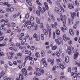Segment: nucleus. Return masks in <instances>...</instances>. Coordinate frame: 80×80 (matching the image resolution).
<instances>
[{
	"mask_svg": "<svg viewBox=\"0 0 80 80\" xmlns=\"http://www.w3.org/2000/svg\"><path fill=\"white\" fill-rule=\"evenodd\" d=\"M16 45L17 47H20L21 45V44L20 42H17L16 43Z\"/></svg>",
	"mask_w": 80,
	"mask_h": 80,
	"instance_id": "864d4df0",
	"label": "nucleus"
},
{
	"mask_svg": "<svg viewBox=\"0 0 80 80\" xmlns=\"http://www.w3.org/2000/svg\"><path fill=\"white\" fill-rule=\"evenodd\" d=\"M44 55H45V52L44 51H42L41 54V57H44Z\"/></svg>",
	"mask_w": 80,
	"mask_h": 80,
	"instance_id": "79ce46f5",
	"label": "nucleus"
},
{
	"mask_svg": "<svg viewBox=\"0 0 80 80\" xmlns=\"http://www.w3.org/2000/svg\"><path fill=\"white\" fill-rule=\"evenodd\" d=\"M40 28H43L44 27H43V24L41 22L40 25Z\"/></svg>",
	"mask_w": 80,
	"mask_h": 80,
	"instance_id": "58836bf2",
	"label": "nucleus"
},
{
	"mask_svg": "<svg viewBox=\"0 0 80 80\" xmlns=\"http://www.w3.org/2000/svg\"><path fill=\"white\" fill-rule=\"evenodd\" d=\"M57 53L56 55H57V57H60V54L59 52H57Z\"/></svg>",
	"mask_w": 80,
	"mask_h": 80,
	"instance_id": "6e6d98bb",
	"label": "nucleus"
},
{
	"mask_svg": "<svg viewBox=\"0 0 80 80\" xmlns=\"http://www.w3.org/2000/svg\"><path fill=\"white\" fill-rule=\"evenodd\" d=\"M18 68L19 69H22V65L21 64L19 65L18 66Z\"/></svg>",
	"mask_w": 80,
	"mask_h": 80,
	"instance_id": "052dcab7",
	"label": "nucleus"
},
{
	"mask_svg": "<svg viewBox=\"0 0 80 80\" xmlns=\"http://www.w3.org/2000/svg\"><path fill=\"white\" fill-rule=\"evenodd\" d=\"M37 35L35 33L34 34L33 37L34 38H37Z\"/></svg>",
	"mask_w": 80,
	"mask_h": 80,
	"instance_id": "4d7b16f0",
	"label": "nucleus"
},
{
	"mask_svg": "<svg viewBox=\"0 0 80 80\" xmlns=\"http://www.w3.org/2000/svg\"><path fill=\"white\" fill-rule=\"evenodd\" d=\"M73 3L74 5L77 6V7H79V6H80V5H79V3H78V2H77V0L75 1V4L73 3Z\"/></svg>",
	"mask_w": 80,
	"mask_h": 80,
	"instance_id": "6ab92c4d",
	"label": "nucleus"
},
{
	"mask_svg": "<svg viewBox=\"0 0 80 80\" xmlns=\"http://www.w3.org/2000/svg\"><path fill=\"white\" fill-rule=\"evenodd\" d=\"M18 26H14L13 28V30H18Z\"/></svg>",
	"mask_w": 80,
	"mask_h": 80,
	"instance_id": "49530a36",
	"label": "nucleus"
},
{
	"mask_svg": "<svg viewBox=\"0 0 80 80\" xmlns=\"http://www.w3.org/2000/svg\"><path fill=\"white\" fill-rule=\"evenodd\" d=\"M60 19L61 21H62V23L63 26V27L61 28V29L62 31L63 32H65V30H67L68 28L66 26H65V25L66 24V22H67V17L65 16V15L62 16L61 15Z\"/></svg>",
	"mask_w": 80,
	"mask_h": 80,
	"instance_id": "f257e3e1",
	"label": "nucleus"
},
{
	"mask_svg": "<svg viewBox=\"0 0 80 80\" xmlns=\"http://www.w3.org/2000/svg\"><path fill=\"white\" fill-rule=\"evenodd\" d=\"M59 66L60 68L62 70H64L65 69V66L62 63H60L59 64Z\"/></svg>",
	"mask_w": 80,
	"mask_h": 80,
	"instance_id": "4468645a",
	"label": "nucleus"
},
{
	"mask_svg": "<svg viewBox=\"0 0 80 80\" xmlns=\"http://www.w3.org/2000/svg\"><path fill=\"white\" fill-rule=\"evenodd\" d=\"M38 8L40 11V13H41L42 14L44 13V11H43V9H42L40 6H38Z\"/></svg>",
	"mask_w": 80,
	"mask_h": 80,
	"instance_id": "f8f14e48",
	"label": "nucleus"
},
{
	"mask_svg": "<svg viewBox=\"0 0 80 80\" xmlns=\"http://www.w3.org/2000/svg\"><path fill=\"white\" fill-rule=\"evenodd\" d=\"M58 7H60L62 12H65V9H64L63 7H62L61 6L60 4H59V5H58Z\"/></svg>",
	"mask_w": 80,
	"mask_h": 80,
	"instance_id": "bb28decb",
	"label": "nucleus"
},
{
	"mask_svg": "<svg viewBox=\"0 0 80 80\" xmlns=\"http://www.w3.org/2000/svg\"><path fill=\"white\" fill-rule=\"evenodd\" d=\"M71 15L72 18H69L68 19V22L69 24H73V19H74L75 17H77V13L76 12H74L73 13H71Z\"/></svg>",
	"mask_w": 80,
	"mask_h": 80,
	"instance_id": "f03ea898",
	"label": "nucleus"
},
{
	"mask_svg": "<svg viewBox=\"0 0 80 80\" xmlns=\"http://www.w3.org/2000/svg\"><path fill=\"white\" fill-rule=\"evenodd\" d=\"M27 3H28V5H30V6H32V2H31L32 1H26Z\"/></svg>",
	"mask_w": 80,
	"mask_h": 80,
	"instance_id": "de8ad7c7",
	"label": "nucleus"
},
{
	"mask_svg": "<svg viewBox=\"0 0 80 80\" xmlns=\"http://www.w3.org/2000/svg\"><path fill=\"white\" fill-rule=\"evenodd\" d=\"M33 80H39V79L34 77L33 78Z\"/></svg>",
	"mask_w": 80,
	"mask_h": 80,
	"instance_id": "774afa93",
	"label": "nucleus"
},
{
	"mask_svg": "<svg viewBox=\"0 0 80 80\" xmlns=\"http://www.w3.org/2000/svg\"><path fill=\"white\" fill-rule=\"evenodd\" d=\"M51 18L53 22H55V17L53 14H51Z\"/></svg>",
	"mask_w": 80,
	"mask_h": 80,
	"instance_id": "a878e982",
	"label": "nucleus"
},
{
	"mask_svg": "<svg viewBox=\"0 0 80 80\" xmlns=\"http://www.w3.org/2000/svg\"><path fill=\"white\" fill-rule=\"evenodd\" d=\"M57 48V46L56 45H55L52 47V50H55Z\"/></svg>",
	"mask_w": 80,
	"mask_h": 80,
	"instance_id": "2f4dec72",
	"label": "nucleus"
},
{
	"mask_svg": "<svg viewBox=\"0 0 80 80\" xmlns=\"http://www.w3.org/2000/svg\"><path fill=\"white\" fill-rule=\"evenodd\" d=\"M0 55L1 57H4V56H5V53L3 52H1Z\"/></svg>",
	"mask_w": 80,
	"mask_h": 80,
	"instance_id": "a19ab883",
	"label": "nucleus"
},
{
	"mask_svg": "<svg viewBox=\"0 0 80 80\" xmlns=\"http://www.w3.org/2000/svg\"><path fill=\"white\" fill-rule=\"evenodd\" d=\"M41 62H42L43 63L45 62H46L45 59V58H43L41 61Z\"/></svg>",
	"mask_w": 80,
	"mask_h": 80,
	"instance_id": "37998d69",
	"label": "nucleus"
},
{
	"mask_svg": "<svg viewBox=\"0 0 80 80\" xmlns=\"http://www.w3.org/2000/svg\"><path fill=\"white\" fill-rule=\"evenodd\" d=\"M52 36V31L51 29H49V38Z\"/></svg>",
	"mask_w": 80,
	"mask_h": 80,
	"instance_id": "72a5a7b5",
	"label": "nucleus"
},
{
	"mask_svg": "<svg viewBox=\"0 0 80 80\" xmlns=\"http://www.w3.org/2000/svg\"><path fill=\"white\" fill-rule=\"evenodd\" d=\"M19 78L20 80H23V75L22 74H20L19 75Z\"/></svg>",
	"mask_w": 80,
	"mask_h": 80,
	"instance_id": "393cba45",
	"label": "nucleus"
},
{
	"mask_svg": "<svg viewBox=\"0 0 80 80\" xmlns=\"http://www.w3.org/2000/svg\"><path fill=\"white\" fill-rule=\"evenodd\" d=\"M6 10L7 12H13L14 10V8L12 7L10 8H7L6 9Z\"/></svg>",
	"mask_w": 80,
	"mask_h": 80,
	"instance_id": "423d86ee",
	"label": "nucleus"
},
{
	"mask_svg": "<svg viewBox=\"0 0 80 80\" xmlns=\"http://www.w3.org/2000/svg\"><path fill=\"white\" fill-rule=\"evenodd\" d=\"M73 52L74 53L73 58L74 59H75L78 57V55L79 53L78 52V50L77 49H75L73 50Z\"/></svg>",
	"mask_w": 80,
	"mask_h": 80,
	"instance_id": "39448f33",
	"label": "nucleus"
},
{
	"mask_svg": "<svg viewBox=\"0 0 80 80\" xmlns=\"http://www.w3.org/2000/svg\"><path fill=\"white\" fill-rule=\"evenodd\" d=\"M34 30H38V25L35 24L34 27Z\"/></svg>",
	"mask_w": 80,
	"mask_h": 80,
	"instance_id": "f704fd0d",
	"label": "nucleus"
},
{
	"mask_svg": "<svg viewBox=\"0 0 80 80\" xmlns=\"http://www.w3.org/2000/svg\"><path fill=\"white\" fill-rule=\"evenodd\" d=\"M69 33L71 35L73 36L74 35V33L73 32V30L72 29H69Z\"/></svg>",
	"mask_w": 80,
	"mask_h": 80,
	"instance_id": "a211bd4d",
	"label": "nucleus"
},
{
	"mask_svg": "<svg viewBox=\"0 0 80 80\" xmlns=\"http://www.w3.org/2000/svg\"><path fill=\"white\" fill-rule=\"evenodd\" d=\"M70 60V59L69 58V57L66 56L65 58V61L66 63H68Z\"/></svg>",
	"mask_w": 80,
	"mask_h": 80,
	"instance_id": "aec40b11",
	"label": "nucleus"
},
{
	"mask_svg": "<svg viewBox=\"0 0 80 80\" xmlns=\"http://www.w3.org/2000/svg\"><path fill=\"white\" fill-rule=\"evenodd\" d=\"M26 22L28 23V25H31V21H29V20H27Z\"/></svg>",
	"mask_w": 80,
	"mask_h": 80,
	"instance_id": "3c124183",
	"label": "nucleus"
},
{
	"mask_svg": "<svg viewBox=\"0 0 80 80\" xmlns=\"http://www.w3.org/2000/svg\"><path fill=\"white\" fill-rule=\"evenodd\" d=\"M36 2L37 3L38 5H39V6H40V7H42V4H41V3L40 2H39V0H37L36 1Z\"/></svg>",
	"mask_w": 80,
	"mask_h": 80,
	"instance_id": "c85d7f7f",
	"label": "nucleus"
},
{
	"mask_svg": "<svg viewBox=\"0 0 80 80\" xmlns=\"http://www.w3.org/2000/svg\"><path fill=\"white\" fill-rule=\"evenodd\" d=\"M36 70L37 72H40V68H36Z\"/></svg>",
	"mask_w": 80,
	"mask_h": 80,
	"instance_id": "0e129e2a",
	"label": "nucleus"
},
{
	"mask_svg": "<svg viewBox=\"0 0 80 80\" xmlns=\"http://www.w3.org/2000/svg\"><path fill=\"white\" fill-rule=\"evenodd\" d=\"M4 26H5V24H2V26L0 27V30H3L5 29Z\"/></svg>",
	"mask_w": 80,
	"mask_h": 80,
	"instance_id": "b1692460",
	"label": "nucleus"
},
{
	"mask_svg": "<svg viewBox=\"0 0 80 80\" xmlns=\"http://www.w3.org/2000/svg\"><path fill=\"white\" fill-rule=\"evenodd\" d=\"M44 5L45 6V8L47 10H48L49 9L48 6L47 2H44Z\"/></svg>",
	"mask_w": 80,
	"mask_h": 80,
	"instance_id": "dca6fc26",
	"label": "nucleus"
},
{
	"mask_svg": "<svg viewBox=\"0 0 80 80\" xmlns=\"http://www.w3.org/2000/svg\"><path fill=\"white\" fill-rule=\"evenodd\" d=\"M74 50V48L71 45L68 48V51L69 55H72L73 53V51Z\"/></svg>",
	"mask_w": 80,
	"mask_h": 80,
	"instance_id": "7ed1b4c3",
	"label": "nucleus"
},
{
	"mask_svg": "<svg viewBox=\"0 0 80 80\" xmlns=\"http://www.w3.org/2000/svg\"><path fill=\"white\" fill-rule=\"evenodd\" d=\"M36 20L37 23H38V24H40V19H39L38 18H36Z\"/></svg>",
	"mask_w": 80,
	"mask_h": 80,
	"instance_id": "ea45409f",
	"label": "nucleus"
},
{
	"mask_svg": "<svg viewBox=\"0 0 80 80\" xmlns=\"http://www.w3.org/2000/svg\"><path fill=\"white\" fill-rule=\"evenodd\" d=\"M11 32H12V29L9 28L7 30V33H10Z\"/></svg>",
	"mask_w": 80,
	"mask_h": 80,
	"instance_id": "c03bdc74",
	"label": "nucleus"
},
{
	"mask_svg": "<svg viewBox=\"0 0 80 80\" xmlns=\"http://www.w3.org/2000/svg\"><path fill=\"white\" fill-rule=\"evenodd\" d=\"M77 25H76V24H74L73 26L74 29H77Z\"/></svg>",
	"mask_w": 80,
	"mask_h": 80,
	"instance_id": "338daca9",
	"label": "nucleus"
},
{
	"mask_svg": "<svg viewBox=\"0 0 80 80\" xmlns=\"http://www.w3.org/2000/svg\"><path fill=\"white\" fill-rule=\"evenodd\" d=\"M35 55L36 56V58H38L39 57H40V53H39V52H37L35 54Z\"/></svg>",
	"mask_w": 80,
	"mask_h": 80,
	"instance_id": "c756f323",
	"label": "nucleus"
},
{
	"mask_svg": "<svg viewBox=\"0 0 80 80\" xmlns=\"http://www.w3.org/2000/svg\"><path fill=\"white\" fill-rule=\"evenodd\" d=\"M43 32H44V34L45 35H48V31L47 30V29H45L43 30Z\"/></svg>",
	"mask_w": 80,
	"mask_h": 80,
	"instance_id": "f3484780",
	"label": "nucleus"
},
{
	"mask_svg": "<svg viewBox=\"0 0 80 80\" xmlns=\"http://www.w3.org/2000/svg\"><path fill=\"white\" fill-rule=\"evenodd\" d=\"M29 56H27L25 58V59L26 60H28V58H29L30 57H31L32 56V52L31 51H29L28 53Z\"/></svg>",
	"mask_w": 80,
	"mask_h": 80,
	"instance_id": "2eb2a0df",
	"label": "nucleus"
},
{
	"mask_svg": "<svg viewBox=\"0 0 80 80\" xmlns=\"http://www.w3.org/2000/svg\"><path fill=\"white\" fill-rule=\"evenodd\" d=\"M10 45L11 47H12V46L15 47V44H14V43H13V42H11L10 43Z\"/></svg>",
	"mask_w": 80,
	"mask_h": 80,
	"instance_id": "13d9d810",
	"label": "nucleus"
},
{
	"mask_svg": "<svg viewBox=\"0 0 80 80\" xmlns=\"http://www.w3.org/2000/svg\"><path fill=\"white\" fill-rule=\"evenodd\" d=\"M36 13L37 14V15H40V12L39 10H37L36 12Z\"/></svg>",
	"mask_w": 80,
	"mask_h": 80,
	"instance_id": "8fccbe9b",
	"label": "nucleus"
},
{
	"mask_svg": "<svg viewBox=\"0 0 80 80\" xmlns=\"http://www.w3.org/2000/svg\"><path fill=\"white\" fill-rule=\"evenodd\" d=\"M68 8L70 9L71 10H72V9H73L74 8V6L72 4H70V3H68Z\"/></svg>",
	"mask_w": 80,
	"mask_h": 80,
	"instance_id": "6e6552de",
	"label": "nucleus"
},
{
	"mask_svg": "<svg viewBox=\"0 0 80 80\" xmlns=\"http://www.w3.org/2000/svg\"><path fill=\"white\" fill-rule=\"evenodd\" d=\"M57 13L58 14V15H62V12L60 11V10L59 9V10L57 11Z\"/></svg>",
	"mask_w": 80,
	"mask_h": 80,
	"instance_id": "09e8293b",
	"label": "nucleus"
},
{
	"mask_svg": "<svg viewBox=\"0 0 80 80\" xmlns=\"http://www.w3.org/2000/svg\"><path fill=\"white\" fill-rule=\"evenodd\" d=\"M55 41L57 45H59L61 44V45H62L63 44V39H55Z\"/></svg>",
	"mask_w": 80,
	"mask_h": 80,
	"instance_id": "20e7f679",
	"label": "nucleus"
},
{
	"mask_svg": "<svg viewBox=\"0 0 80 80\" xmlns=\"http://www.w3.org/2000/svg\"><path fill=\"white\" fill-rule=\"evenodd\" d=\"M58 25V24H57V22H54V24H52V28H55L56 29L57 28V26Z\"/></svg>",
	"mask_w": 80,
	"mask_h": 80,
	"instance_id": "9d476101",
	"label": "nucleus"
},
{
	"mask_svg": "<svg viewBox=\"0 0 80 80\" xmlns=\"http://www.w3.org/2000/svg\"><path fill=\"white\" fill-rule=\"evenodd\" d=\"M77 77L76 76H74L72 78L73 80H77Z\"/></svg>",
	"mask_w": 80,
	"mask_h": 80,
	"instance_id": "bf43d9fd",
	"label": "nucleus"
},
{
	"mask_svg": "<svg viewBox=\"0 0 80 80\" xmlns=\"http://www.w3.org/2000/svg\"><path fill=\"white\" fill-rule=\"evenodd\" d=\"M22 72L24 75L26 76L27 74V70L25 68H22Z\"/></svg>",
	"mask_w": 80,
	"mask_h": 80,
	"instance_id": "0eeeda50",
	"label": "nucleus"
},
{
	"mask_svg": "<svg viewBox=\"0 0 80 80\" xmlns=\"http://www.w3.org/2000/svg\"><path fill=\"white\" fill-rule=\"evenodd\" d=\"M40 37L41 40H44V39H45L44 34H41L40 35Z\"/></svg>",
	"mask_w": 80,
	"mask_h": 80,
	"instance_id": "cd10ccee",
	"label": "nucleus"
},
{
	"mask_svg": "<svg viewBox=\"0 0 80 80\" xmlns=\"http://www.w3.org/2000/svg\"><path fill=\"white\" fill-rule=\"evenodd\" d=\"M40 73H41V74H43V73H44V72H45L44 71V68H43V67H40Z\"/></svg>",
	"mask_w": 80,
	"mask_h": 80,
	"instance_id": "ddd939ff",
	"label": "nucleus"
},
{
	"mask_svg": "<svg viewBox=\"0 0 80 80\" xmlns=\"http://www.w3.org/2000/svg\"><path fill=\"white\" fill-rule=\"evenodd\" d=\"M53 39H55V33L54 32H53Z\"/></svg>",
	"mask_w": 80,
	"mask_h": 80,
	"instance_id": "680f3d73",
	"label": "nucleus"
},
{
	"mask_svg": "<svg viewBox=\"0 0 80 80\" xmlns=\"http://www.w3.org/2000/svg\"><path fill=\"white\" fill-rule=\"evenodd\" d=\"M59 10V9L58 8H57V7H55L54 8V11L56 12H58V11Z\"/></svg>",
	"mask_w": 80,
	"mask_h": 80,
	"instance_id": "a18cd8bd",
	"label": "nucleus"
},
{
	"mask_svg": "<svg viewBox=\"0 0 80 80\" xmlns=\"http://www.w3.org/2000/svg\"><path fill=\"white\" fill-rule=\"evenodd\" d=\"M4 39V37L2 36L0 38V41L1 42Z\"/></svg>",
	"mask_w": 80,
	"mask_h": 80,
	"instance_id": "e2e57ef3",
	"label": "nucleus"
},
{
	"mask_svg": "<svg viewBox=\"0 0 80 80\" xmlns=\"http://www.w3.org/2000/svg\"><path fill=\"white\" fill-rule=\"evenodd\" d=\"M30 64L32 65H33L34 64V61L33 60H31L30 62Z\"/></svg>",
	"mask_w": 80,
	"mask_h": 80,
	"instance_id": "69168bd1",
	"label": "nucleus"
},
{
	"mask_svg": "<svg viewBox=\"0 0 80 80\" xmlns=\"http://www.w3.org/2000/svg\"><path fill=\"white\" fill-rule=\"evenodd\" d=\"M48 62H51V65H53V63H54V59H52L51 60V59H50V58H49L48 59Z\"/></svg>",
	"mask_w": 80,
	"mask_h": 80,
	"instance_id": "1a4fd4ad",
	"label": "nucleus"
},
{
	"mask_svg": "<svg viewBox=\"0 0 80 80\" xmlns=\"http://www.w3.org/2000/svg\"><path fill=\"white\" fill-rule=\"evenodd\" d=\"M7 45V43L4 42L2 44H0V47H3V46H5Z\"/></svg>",
	"mask_w": 80,
	"mask_h": 80,
	"instance_id": "4c0bfd02",
	"label": "nucleus"
},
{
	"mask_svg": "<svg viewBox=\"0 0 80 80\" xmlns=\"http://www.w3.org/2000/svg\"><path fill=\"white\" fill-rule=\"evenodd\" d=\"M7 45V43L4 42L2 44H0V47H3V46H5Z\"/></svg>",
	"mask_w": 80,
	"mask_h": 80,
	"instance_id": "e433bc0d",
	"label": "nucleus"
},
{
	"mask_svg": "<svg viewBox=\"0 0 80 80\" xmlns=\"http://www.w3.org/2000/svg\"><path fill=\"white\" fill-rule=\"evenodd\" d=\"M4 22V25H8V19H6L4 20L2 19L1 21V22Z\"/></svg>",
	"mask_w": 80,
	"mask_h": 80,
	"instance_id": "9b49d317",
	"label": "nucleus"
},
{
	"mask_svg": "<svg viewBox=\"0 0 80 80\" xmlns=\"http://www.w3.org/2000/svg\"><path fill=\"white\" fill-rule=\"evenodd\" d=\"M9 53L10 55L12 56V57H13L14 55H15L14 52L12 51L10 52Z\"/></svg>",
	"mask_w": 80,
	"mask_h": 80,
	"instance_id": "c9c22d12",
	"label": "nucleus"
},
{
	"mask_svg": "<svg viewBox=\"0 0 80 80\" xmlns=\"http://www.w3.org/2000/svg\"><path fill=\"white\" fill-rule=\"evenodd\" d=\"M33 70V69L32 68V67L31 66L29 67L28 69V71H29L30 70Z\"/></svg>",
	"mask_w": 80,
	"mask_h": 80,
	"instance_id": "5fc2aeb1",
	"label": "nucleus"
},
{
	"mask_svg": "<svg viewBox=\"0 0 80 80\" xmlns=\"http://www.w3.org/2000/svg\"><path fill=\"white\" fill-rule=\"evenodd\" d=\"M56 33L57 35H59L60 34V32L59 29H56Z\"/></svg>",
	"mask_w": 80,
	"mask_h": 80,
	"instance_id": "5701e85b",
	"label": "nucleus"
},
{
	"mask_svg": "<svg viewBox=\"0 0 80 80\" xmlns=\"http://www.w3.org/2000/svg\"><path fill=\"white\" fill-rule=\"evenodd\" d=\"M29 13H28V12H27L25 16V18H26V19H27L29 17Z\"/></svg>",
	"mask_w": 80,
	"mask_h": 80,
	"instance_id": "473e14b6",
	"label": "nucleus"
},
{
	"mask_svg": "<svg viewBox=\"0 0 80 80\" xmlns=\"http://www.w3.org/2000/svg\"><path fill=\"white\" fill-rule=\"evenodd\" d=\"M5 73L4 71H2L1 73H0V76L1 77H3V76H4V75H5Z\"/></svg>",
	"mask_w": 80,
	"mask_h": 80,
	"instance_id": "7c9ffc66",
	"label": "nucleus"
},
{
	"mask_svg": "<svg viewBox=\"0 0 80 80\" xmlns=\"http://www.w3.org/2000/svg\"><path fill=\"white\" fill-rule=\"evenodd\" d=\"M34 74H35L36 76H37L38 77L41 75V73L38 72H35L34 73Z\"/></svg>",
	"mask_w": 80,
	"mask_h": 80,
	"instance_id": "4be33fe9",
	"label": "nucleus"
},
{
	"mask_svg": "<svg viewBox=\"0 0 80 80\" xmlns=\"http://www.w3.org/2000/svg\"><path fill=\"white\" fill-rule=\"evenodd\" d=\"M63 40L65 41V42H66L67 40V36H66V35L64 34L63 36Z\"/></svg>",
	"mask_w": 80,
	"mask_h": 80,
	"instance_id": "412c9836",
	"label": "nucleus"
},
{
	"mask_svg": "<svg viewBox=\"0 0 80 80\" xmlns=\"http://www.w3.org/2000/svg\"><path fill=\"white\" fill-rule=\"evenodd\" d=\"M17 55L18 57H22V53L20 52H19L18 54H17Z\"/></svg>",
	"mask_w": 80,
	"mask_h": 80,
	"instance_id": "603ef678",
	"label": "nucleus"
}]
</instances>
